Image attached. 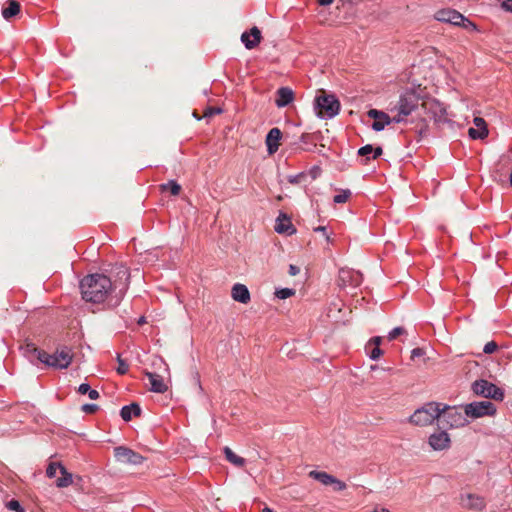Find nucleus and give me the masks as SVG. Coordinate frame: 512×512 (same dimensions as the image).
<instances>
[{"label":"nucleus","instance_id":"obj_5","mask_svg":"<svg viewBox=\"0 0 512 512\" xmlns=\"http://www.w3.org/2000/svg\"><path fill=\"white\" fill-rule=\"evenodd\" d=\"M441 404L430 402L417 409L411 416L410 422L417 426L431 425L434 420L441 416Z\"/></svg>","mask_w":512,"mask_h":512},{"label":"nucleus","instance_id":"obj_40","mask_svg":"<svg viewBox=\"0 0 512 512\" xmlns=\"http://www.w3.org/2000/svg\"><path fill=\"white\" fill-rule=\"evenodd\" d=\"M324 483L331 485L332 489L334 491H341V490H344L346 488V483L345 482H324Z\"/></svg>","mask_w":512,"mask_h":512},{"label":"nucleus","instance_id":"obj_42","mask_svg":"<svg viewBox=\"0 0 512 512\" xmlns=\"http://www.w3.org/2000/svg\"><path fill=\"white\" fill-rule=\"evenodd\" d=\"M91 389L90 385L88 383H82L78 387V392L82 395L88 394L89 390Z\"/></svg>","mask_w":512,"mask_h":512},{"label":"nucleus","instance_id":"obj_46","mask_svg":"<svg viewBox=\"0 0 512 512\" xmlns=\"http://www.w3.org/2000/svg\"><path fill=\"white\" fill-rule=\"evenodd\" d=\"M288 272H289V274L291 276H296L300 272V269L296 265L291 264L289 266V271Z\"/></svg>","mask_w":512,"mask_h":512},{"label":"nucleus","instance_id":"obj_24","mask_svg":"<svg viewBox=\"0 0 512 512\" xmlns=\"http://www.w3.org/2000/svg\"><path fill=\"white\" fill-rule=\"evenodd\" d=\"M294 100V93L288 87H281L276 92L275 103L277 107L282 108L289 105Z\"/></svg>","mask_w":512,"mask_h":512},{"label":"nucleus","instance_id":"obj_10","mask_svg":"<svg viewBox=\"0 0 512 512\" xmlns=\"http://www.w3.org/2000/svg\"><path fill=\"white\" fill-rule=\"evenodd\" d=\"M495 412V405L490 401H477L465 406V413L467 417L473 419L493 415Z\"/></svg>","mask_w":512,"mask_h":512},{"label":"nucleus","instance_id":"obj_38","mask_svg":"<svg viewBox=\"0 0 512 512\" xmlns=\"http://www.w3.org/2000/svg\"><path fill=\"white\" fill-rule=\"evenodd\" d=\"M373 152V146L370 145V144H367L363 147H361L359 150H358V154L360 156H369L370 154H372ZM368 160L370 159V157L367 158Z\"/></svg>","mask_w":512,"mask_h":512},{"label":"nucleus","instance_id":"obj_44","mask_svg":"<svg viewBox=\"0 0 512 512\" xmlns=\"http://www.w3.org/2000/svg\"><path fill=\"white\" fill-rule=\"evenodd\" d=\"M381 342H382V338L380 336L373 337L369 341L368 346L366 348L368 349V347L371 346V345L379 347Z\"/></svg>","mask_w":512,"mask_h":512},{"label":"nucleus","instance_id":"obj_33","mask_svg":"<svg viewBox=\"0 0 512 512\" xmlns=\"http://www.w3.org/2000/svg\"><path fill=\"white\" fill-rule=\"evenodd\" d=\"M295 294V290L290 288H281L276 290L275 295L279 299H287Z\"/></svg>","mask_w":512,"mask_h":512},{"label":"nucleus","instance_id":"obj_37","mask_svg":"<svg viewBox=\"0 0 512 512\" xmlns=\"http://www.w3.org/2000/svg\"><path fill=\"white\" fill-rule=\"evenodd\" d=\"M221 113H222V109L221 108H218V107H208V108L205 109L203 116L205 118H209V117H212L213 115L221 114Z\"/></svg>","mask_w":512,"mask_h":512},{"label":"nucleus","instance_id":"obj_6","mask_svg":"<svg viewBox=\"0 0 512 512\" xmlns=\"http://www.w3.org/2000/svg\"><path fill=\"white\" fill-rule=\"evenodd\" d=\"M441 416L439 421L445 423L449 428H459L468 424L465 408L449 407L441 404Z\"/></svg>","mask_w":512,"mask_h":512},{"label":"nucleus","instance_id":"obj_7","mask_svg":"<svg viewBox=\"0 0 512 512\" xmlns=\"http://www.w3.org/2000/svg\"><path fill=\"white\" fill-rule=\"evenodd\" d=\"M112 274V291L115 293L116 302H119L128 289L130 273L126 266L118 265L112 270Z\"/></svg>","mask_w":512,"mask_h":512},{"label":"nucleus","instance_id":"obj_1","mask_svg":"<svg viewBox=\"0 0 512 512\" xmlns=\"http://www.w3.org/2000/svg\"><path fill=\"white\" fill-rule=\"evenodd\" d=\"M82 298L87 302L101 303L112 291V279L104 274H90L80 281Z\"/></svg>","mask_w":512,"mask_h":512},{"label":"nucleus","instance_id":"obj_13","mask_svg":"<svg viewBox=\"0 0 512 512\" xmlns=\"http://www.w3.org/2000/svg\"><path fill=\"white\" fill-rule=\"evenodd\" d=\"M367 115L369 118L374 119L372 129L377 132L382 131L391 123H401V119L399 117H395V115L390 117L387 113L377 109H370L367 112Z\"/></svg>","mask_w":512,"mask_h":512},{"label":"nucleus","instance_id":"obj_31","mask_svg":"<svg viewBox=\"0 0 512 512\" xmlns=\"http://www.w3.org/2000/svg\"><path fill=\"white\" fill-rule=\"evenodd\" d=\"M4 504H5L6 508H8L11 511L25 512L24 508L21 506L19 501L16 499H11V500L4 499Z\"/></svg>","mask_w":512,"mask_h":512},{"label":"nucleus","instance_id":"obj_26","mask_svg":"<svg viewBox=\"0 0 512 512\" xmlns=\"http://www.w3.org/2000/svg\"><path fill=\"white\" fill-rule=\"evenodd\" d=\"M141 414V408L137 403H131L130 405H125L122 407L120 411L121 418L128 422L132 419V415L134 416H140Z\"/></svg>","mask_w":512,"mask_h":512},{"label":"nucleus","instance_id":"obj_55","mask_svg":"<svg viewBox=\"0 0 512 512\" xmlns=\"http://www.w3.org/2000/svg\"><path fill=\"white\" fill-rule=\"evenodd\" d=\"M509 180H510V185L512 186V170H511V174H510Z\"/></svg>","mask_w":512,"mask_h":512},{"label":"nucleus","instance_id":"obj_29","mask_svg":"<svg viewBox=\"0 0 512 512\" xmlns=\"http://www.w3.org/2000/svg\"><path fill=\"white\" fill-rule=\"evenodd\" d=\"M162 191H169L171 195L177 196L181 191V186L174 180H170L160 186Z\"/></svg>","mask_w":512,"mask_h":512},{"label":"nucleus","instance_id":"obj_52","mask_svg":"<svg viewBox=\"0 0 512 512\" xmlns=\"http://www.w3.org/2000/svg\"><path fill=\"white\" fill-rule=\"evenodd\" d=\"M59 488L67 487L71 482H56Z\"/></svg>","mask_w":512,"mask_h":512},{"label":"nucleus","instance_id":"obj_43","mask_svg":"<svg viewBox=\"0 0 512 512\" xmlns=\"http://www.w3.org/2000/svg\"><path fill=\"white\" fill-rule=\"evenodd\" d=\"M424 355V350L422 348H414L412 351H411V358L412 359H415L417 357H421Z\"/></svg>","mask_w":512,"mask_h":512},{"label":"nucleus","instance_id":"obj_27","mask_svg":"<svg viewBox=\"0 0 512 512\" xmlns=\"http://www.w3.org/2000/svg\"><path fill=\"white\" fill-rule=\"evenodd\" d=\"M223 452H224V455H225V458L228 462H230L232 465H234L235 467H243L246 463V460L237 455L235 452H233V450L229 447H224L223 449Z\"/></svg>","mask_w":512,"mask_h":512},{"label":"nucleus","instance_id":"obj_47","mask_svg":"<svg viewBox=\"0 0 512 512\" xmlns=\"http://www.w3.org/2000/svg\"><path fill=\"white\" fill-rule=\"evenodd\" d=\"M88 397L91 399V400H96L99 398V392L95 389H90L89 392H88Z\"/></svg>","mask_w":512,"mask_h":512},{"label":"nucleus","instance_id":"obj_49","mask_svg":"<svg viewBox=\"0 0 512 512\" xmlns=\"http://www.w3.org/2000/svg\"><path fill=\"white\" fill-rule=\"evenodd\" d=\"M309 139H310V135L307 134V133H304L300 137V142L303 143V144H308L309 143Z\"/></svg>","mask_w":512,"mask_h":512},{"label":"nucleus","instance_id":"obj_15","mask_svg":"<svg viewBox=\"0 0 512 512\" xmlns=\"http://www.w3.org/2000/svg\"><path fill=\"white\" fill-rule=\"evenodd\" d=\"M428 443L433 450L442 451L450 447L451 440L447 432L438 431L430 435Z\"/></svg>","mask_w":512,"mask_h":512},{"label":"nucleus","instance_id":"obj_17","mask_svg":"<svg viewBox=\"0 0 512 512\" xmlns=\"http://www.w3.org/2000/svg\"><path fill=\"white\" fill-rule=\"evenodd\" d=\"M20 350L22 351L24 357H26L33 364H35L36 360L42 363V360L45 356V351L36 347V345L32 342H25L20 346Z\"/></svg>","mask_w":512,"mask_h":512},{"label":"nucleus","instance_id":"obj_41","mask_svg":"<svg viewBox=\"0 0 512 512\" xmlns=\"http://www.w3.org/2000/svg\"><path fill=\"white\" fill-rule=\"evenodd\" d=\"M98 410V406L96 404H84L82 406V411L88 414L95 413Z\"/></svg>","mask_w":512,"mask_h":512},{"label":"nucleus","instance_id":"obj_9","mask_svg":"<svg viewBox=\"0 0 512 512\" xmlns=\"http://www.w3.org/2000/svg\"><path fill=\"white\" fill-rule=\"evenodd\" d=\"M435 18L440 22L476 29V26L470 20L466 19L461 13L453 9H441L436 12Z\"/></svg>","mask_w":512,"mask_h":512},{"label":"nucleus","instance_id":"obj_23","mask_svg":"<svg viewBox=\"0 0 512 512\" xmlns=\"http://www.w3.org/2000/svg\"><path fill=\"white\" fill-rule=\"evenodd\" d=\"M274 228L275 231L279 234L292 235L295 232V229L291 223L290 218L282 213L278 216Z\"/></svg>","mask_w":512,"mask_h":512},{"label":"nucleus","instance_id":"obj_32","mask_svg":"<svg viewBox=\"0 0 512 512\" xmlns=\"http://www.w3.org/2000/svg\"><path fill=\"white\" fill-rule=\"evenodd\" d=\"M351 196V191L346 189L342 190L339 194L335 195L333 201L337 204L345 203Z\"/></svg>","mask_w":512,"mask_h":512},{"label":"nucleus","instance_id":"obj_4","mask_svg":"<svg viewBox=\"0 0 512 512\" xmlns=\"http://www.w3.org/2000/svg\"><path fill=\"white\" fill-rule=\"evenodd\" d=\"M74 354L72 352V348L61 345L58 346L53 354H49L45 351V356L42 360V363L47 367H51L54 369H66L72 363Z\"/></svg>","mask_w":512,"mask_h":512},{"label":"nucleus","instance_id":"obj_22","mask_svg":"<svg viewBox=\"0 0 512 512\" xmlns=\"http://www.w3.org/2000/svg\"><path fill=\"white\" fill-rule=\"evenodd\" d=\"M145 376L148 378L150 383V390L155 393H164L168 387L165 384L163 377L157 373L145 372Z\"/></svg>","mask_w":512,"mask_h":512},{"label":"nucleus","instance_id":"obj_19","mask_svg":"<svg viewBox=\"0 0 512 512\" xmlns=\"http://www.w3.org/2000/svg\"><path fill=\"white\" fill-rule=\"evenodd\" d=\"M241 41L243 42L247 49L250 50L255 48L261 41L260 30L257 27H253L250 29L249 32H244L241 35Z\"/></svg>","mask_w":512,"mask_h":512},{"label":"nucleus","instance_id":"obj_3","mask_svg":"<svg viewBox=\"0 0 512 512\" xmlns=\"http://www.w3.org/2000/svg\"><path fill=\"white\" fill-rule=\"evenodd\" d=\"M314 109L318 117L330 119L339 113L340 102L335 95L327 94L322 90L314 100Z\"/></svg>","mask_w":512,"mask_h":512},{"label":"nucleus","instance_id":"obj_12","mask_svg":"<svg viewBox=\"0 0 512 512\" xmlns=\"http://www.w3.org/2000/svg\"><path fill=\"white\" fill-rule=\"evenodd\" d=\"M459 504L463 509L474 512L482 511L486 506L485 499L482 496L467 491L460 493Z\"/></svg>","mask_w":512,"mask_h":512},{"label":"nucleus","instance_id":"obj_45","mask_svg":"<svg viewBox=\"0 0 512 512\" xmlns=\"http://www.w3.org/2000/svg\"><path fill=\"white\" fill-rule=\"evenodd\" d=\"M502 8L506 11L512 12V0H504L502 2Z\"/></svg>","mask_w":512,"mask_h":512},{"label":"nucleus","instance_id":"obj_54","mask_svg":"<svg viewBox=\"0 0 512 512\" xmlns=\"http://www.w3.org/2000/svg\"><path fill=\"white\" fill-rule=\"evenodd\" d=\"M263 512H273V510H272V509H270L269 507H265V508L263 509Z\"/></svg>","mask_w":512,"mask_h":512},{"label":"nucleus","instance_id":"obj_30","mask_svg":"<svg viewBox=\"0 0 512 512\" xmlns=\"http://www.w3.org/2000/svg\"><path fill=\"white\" fill-rule=\"evenodd\" d=\"M308 476L314 478L315 480H337L334 476H331L326 472H318L316 470L309 471Z\"/></svg>","mask_w":512,"mask_h":512},{"label":"nucleus","instance_id":"obj_8","mask_svg":"<svg viewBox=\"0 0 512 512\" xmlns=\"http://www.w3.org/2000/svg\"><path fill=\"white\" fill-rule=\"evenodd\" d=\"M472 391L478 396L491 398L496 401H502L504 398L503 390L485 379L474 381L472 383Z\"/></svg>","mask_w":512,"mask_h":512},{"label":"nucleus","instance_id":"obj_14","mask_svg":"<svg viewBox=\"0 0 512 512\" xmlns=\"http://www.w3.org/2000/svg\"><path fill=\"white\" fill-rule=\"evenodd\" d=\"M362 281L363 276L359 271L349 268H342L339 270L338 284L342 288H356L362 283Z\"/></svg>","mask_w":512,"mask_h":512},{"label":"nucleus","instance_id":"obj_51","mask_svg":"<svg viewBox=\"0 0 512 512\" xmlns=\"http://www.w3.org/2000/svg\"><path fill=\"white\" fill-rule=\"evenodd\" d=\"M314 231L315 232H322V233L326 234V227L325 226H318V227L314 228Z\"/></svg>","mask_w":512,"mask_h":512},{"label":"nucleus","instance_id":"obj_50","mask_svg":"<svg viewBox=\"0 0 512 512\" xmlns=\"http://www.w3.org/2000/svg\"><path fill=\"white\" fill-rule=\"evenodd\" d=\"M317 1L322 6L330 5L333 2V0H317Z\"/></svg>","mask_w":512,"mask_h":512},{"label":"nucleus","instance_id":"obj_39","mask_svg":"<svg viewBox=\"0 0 512 512\" xmlns=\"http://www.w3.org/2000/svg\"><path fill=\"white\" fill-rule=\"evenodd\" d=\"M383 354V351L380 349V347L374 346L371 351H369V357L372 360H377L380 358V356Z\"/></svg>","mask_w":512,"mask_h":512},{"label":"nucleus","instance_id":"obj_25","mask_svg":"<svg viewBox=\"0 0 512 512\" xmlns=\"http://www.w3.org/2000/svg\"><path fill=\"white\" fill-rule=\"evenodd\" d=\"M231 295L235 301L243 304H247L250 301V292L248 288L240 283H237L232 287Z\"/></svg>","mask_w":512,"mask_h":512},{"label":"nucleus","instance_id":"obj_2","mask_svg":"<svg viewBox=\"0 0 512 512\" xmlns=\"http://www.w3.org/2000/svg\"><path fill=\"white\" fill-rule=\"evenodd\" d=\"M429 104V102L420 103V96L414 90L409 89L401 93L397 105L391 111L397 112L395 117H399L402 123L406 122L407 117L414 112L420 116L419 110H426Z\"/></svg>","mask_w":512,"mask_h":512},{"label":"nucleus","instance_id":"obj_35","mask_svg":"<svg viewBox=\"0 0 512 512\" xmlns=\"http://www.w3.org/2000/svg\"><path fill=\"white\" fill-rule=\"evenodd\" d=\"M498 349V344L495 341H490L485 344L483 352L486 354H492Z\"/></svg>","mask_w":512,"mask_h":512},{"label":"nucleus","instance_id":"obj_18","mask_svg":"<svg viewBox=\"0 0 512 512\" xmlns=\"http://www.w3.org/2000/svg\"><path fill=\"white\" fill-rule=\"evenodd\" d=\"M282 132L279 128H272L266 136V146L268 154L272 155L279 149Z\"/></svg>","mask_w":512,"mask_h":512},{"label":"nucleus","instance_id":"obj_21","mask_svg":"<svg viewBox=\"0 0 512 512\" xmlns=\"http://www.w3.org/2000/svg\"><path fill=\"white\" fill-rule=\"evenodd\" d=\"M475 128L471 127L468 130V134L472 139H484L488 135V129L486 122L481 117L474 118Z\"/></svg>","mask_w":512,"mask_h":512},{"label":"nucleus","instance_id":"obj_48","mask_svg":"<svg viewBox=\"0 0 512 512\" xmlns=\"http://www.w3.org/2000/svg\"><path fill=\"white\" fill-rule=\"evenodd\" d=\"M382 152H383V150H382V148H381V147H376V148H374V147H373V152H372V154H373V155H372V159H376V158H378L379 156H381V155H382Z\"/></svg>","mask_w":512,"mask_h":512},{"label":"nucleus","instance_id":"obj_34","mask_svg":"<svg viewBox=\"0 0 512 512\" xmlns=\"http://www.w3.org/2000/svg\"><path fill=\"white\" fill-rule=\"evenodd\" d=\"M406 331L404 328L402 327H395L394 329H392L389 334H388V339L390 341L396 339L399 335H402V334H405Z\"/></svg>","mask_w":512,"mask_h":512},{"label":"nucleus","instance_id":"obj_28","mask_svg":"<svg viewBox=\"0 0 512 512\" xmlns=\"http://www.w3.org/2000/svg\"><path fill=\"white\" fill-rule=\"evenodd\" d=\"M7 4V7L2 10V16L4 19L9 20L20 12V4L15 0H9Z\"/></svg>","mask_w":512,"mask_h":512},{"label":"nucleus","instance_id":"obj_53","mask_svg":"<svg viewBox=\"0 0 512 512\" xmlns=\"http://www.w3.org/2000/svg\"><path fill=\"white\" fill-rule=\"evenodd\" d=\"M298 177H299V176H293V177H290V178H289V182H290V183H292V184H293V183H297V182H298Z\"/></svg>","mask_w":512,"mask_h":512},{"label":"nucleus","instance_id":"obj_20","mask_svg":"<svg viewBox=\"0 0 512 512\" xmlns=\"http://www.w3.org/2000/svg\"><path fill=\"white\" fill-rule=\"evenodd\" d=\"M241 41L243 42L247 49L250 50L255 48L261 41L260 30L257 27H253L250 29L249 32H244L241 35Z\"/></svg>","mask_w":512,"mask_h":512},{"label":"nucleus","instance_id":"obj_16","mask_svg":"<svg viewBox=\"0 0 512 512\" xmlns=\"http://www.w3.org/2000/svg\"><path fill=\"white\" fill-rule=\"evenodd\" d=\"M46 476L48 478H56V480H73L72 474L58 462H50L46 468Z\"/></svg>","mask_w":512,"mask_h":512},{"label":"nucleus","instance_id":"obj_11","mask_svg":"<svg viewBox=\"0 0 512 512\" xmlns=\"http://www.w3.org/2000/svg\"><path fill=\"white\" fill-rule=\"evenodd\" d=\"M114 457L117 462L129 465H140L145 460L141 454L126 446L115 447Z\"/></svg>","mask_w":512,"mask_h":512},{"label":"nucleus","instance_id":"obj_36","mask_svg":"<svg viewBox=\"0 0 512 512\" xmlns=\"http://www.w3.org/2000/svg\"><path fill=\"white\" fill-rule=\"evenodd\" d=\"M128 370H129V365L124 360H122L121 358H118L117 372L120 375H124V374H126L128 372Z\"/></svg>","mask_w":512,"mask_h":512}]
</instances>
